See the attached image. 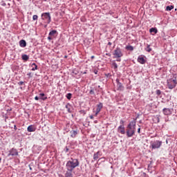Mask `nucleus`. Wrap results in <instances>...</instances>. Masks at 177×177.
<instances>
[{"instance_id": "f257e3e1", "label": "nucleus", "mask_w": 177, "mask_h": 177, "mask_svg": "<svg viewBox=\"0 0 177 177\" xmlns=\"http://www.w3.org/2000/svg\"><path fill=\"white\" fill-rule=\"evenodd\" d=\"M77 167H80V160L77 158H71L70 160L66 162V171L64 174V177H73V171H74Z\"/></svg>"}, {"instance_id": "f03ea898", "label": "nucleus", "mask_w": 177, "mask_h": 177, "mask_svg": "<svg viewBox=\"0 0 177 177\" xmlns=\"http://www.w3.org/2000/svg\"><path fill=\"white\" fill-rule=\"evenodd\" d=\"M174 78H170L167 80V85L169 89H174L177 84L176 74L174 75Z\"/></svg>"}, {"instance_id": "7ed1b4c3", "label": "nucleus", "mask_w": 177, "mask_h": 177, "mask_svg": "<svg viewBox=\"0 0 177 177\" xmlns=\"http://www.w3.org/2000/svg\"><path fill=\"white\" fill-rule=\"evenodd\" d=\"M161 146H162V141L156 140L150 142L149 147L151 150H156L157 149H160Z\"/></svg>"}, {"instance_id": "20e7f679", "label": "nucleus", "mask_w": 177, "mask_h": 177, "mask_svg": "<svg viewBox=\"0 0 177 177\" xmlns=\"http://www.w3.org/2000/svg\"><path fill=\"white\" fill-rule=\"evenodd\" d=\"M41 19L44 20L46 24H50L52 21V17L50 12H44L41 14Z\"/></svg>"}, {"instance_id": "39448f33", "label": "nucleus", "mask_w": 177, "mask_h": 177, "mask_svg": "<svg viewBox=\"0 0 177 177\" xmlns=\"http://www.w3.org/2000/svg\"><path fill=\"white\" fill-rule=\"evenodd\" d=\"M113 57H122L124 56V53H122V49L120 47H117L113 53Z\"/></svg>"}, {"instance_id": "423d86ee", "label": "nucleus", "mask_w": 177, "mask_h": 177, "mask_svg": "<svg viewBox=\"0 0 177 177\" xmlns=\"http://www.w3.org/2000/svg\"><path fill=\"white\" fill-rule=\"evenodd\" d=\"M136 128L134 127H127L126 130V135L127 138H132L135 135Z\"/></svg>"}, {"instance_id": "0eeeda50", "label": "nucleus", "mask_w": 177, "mask_h": 177, "mask_svg": "<svg viewBox=\"0 0 177 177\" xmlns=\"http://www.w3.org/2000/svg\"><path fill=\"white\" fill-rule=\"evenodd\" d=\"M10 156H12V157H16L17 156H19V151L17 149L15 148L10 149L8 151V157H10Z\"/></svg>"}, {"instance_id": "6e6552de", "label": "nucleus", "mask_w": 177, "mask_h": 177, "mask_svg": "<svg viewBox=\"0 0 177 177\" xmlns=\"http://www.w3.org/2000/svg\"><path fill=\"white\" fill-rule=\"evenodd\" d=\"M173 112H174V109L164 108L162 109V113L164 115H171Z\"/></svg>"}, {"instance_id": "1a4fd4ad", "label": "nucleus", "mask_w": 177, "mask_h": 177, "mask_svg": "<svg viewBox=\"0 0 177 177\" xmlns=\"http://www.w3.org/2000/svg\"><path fill=\"white\" fill-rule=\"evenodd\" d=\"M136 120H138V118H133V120L127 125V128H134L136 129Z\"/></svg>"}, {"instance_id": "9d476101", "label": "nucleus", "mask_w": 177, "mask_h": 177, "mask_svg": "<svg viewBox=\"0 0 177 177\" xmlns=\"http://www.w3.org/2000/svg\"><path fill=\"white\" fill-rule=\"evenodd\" d=\"M116 84H117V91H124V86L122 83L120 82V79H116Z\"/></svg>"}, {"instance_id": "9b49d317", "label": "nucleus", "mask_w": 177, "mask_h": 177, "mask_svg": "<svg viewBox=\"0 0 177 177\" xmlns=\"http://www.w3.org/2000/svg\"><path fill=\"white\" fill-rule=\"evenodd\" d=\"M102 156H103V153H102V151H98L97 153L93 154V160H95V161L99 160L100 157H102Z\"/></svg>"}, {"instance_id": "f8f14e48", "label": "nucleus", "mask_w": 177, "mask_h": 177, "mask_svg": "<svg viewBox=\"0 0 177 177\" xmlns=\"http://www.w3.org/2000/svg\"><path fill=\"white\" fill-rule=\"evenodd\" d=\"M118 132L122 135H125V127L120 125L118 127Z\"/></svg>"}, {"instance_id": "ddd939ff", "label": "nucleus", "mask_w": 177, "mask_h": 177, "mask_svg": "<svg viewBox=\"0 0 177 177\" xmlns=\"http://www.w3.org/2000/svg\"><path fill=\"white\" fill-rule=\"evenodd\" d=\"M137 61L140 64H146V59H145V57H143V55L138 56Z\"/></svg>"}, {"instance_id": "4468645a", "label": "nucleus", "mask_w": 177, "mask_h": 177, "mask_svg": "<svg viewBox=\"0 0 177 177\" xmlns=\"http://www.w3.org/2000/svg\"><path fill=\"white\" fill-rule=\"evenodd\" d=\"M71 133V138H73V139L75 138L77 135H78V130H72L70 131Z\"/></svg>"}, {"instance_id": "2eb2a0df", "label": "nucleus", "mask_w": 177, "mask_h": 177, "mask_svg": "<svg viewBox=\"0 0 177 177\" xmlns=\"http://www.w3.org/2000/svg\"><path fill=\"white\" fill-rule=\"evenodd\" d=\"M149 32L152 35H154L156 34H157L158 32V30L157 29V28H151L149 29Z\"/></svg>"}, {"instance_id": "dca6fc26", "label": "nucleus", "mask_w": 177, "mask_h": 177, "mask_svg": "<svg viewBox=\"0 0 177 177\" xmlns=\"http://www.w3.org/2000/svg\"><path fill=\"white\" fill-rule=\"evenodd\" d=\"M19 46H21V48H26V46H27V42L26 41V40L24 39L20 40Z\"/></svg>"}, {"instance_id": "f3484780", "label": "nucleus", "mask_w": 177, "mask_h": 177, "mask_svg": "<svg viewBox=\"0 0 177 177\" xmlns=\"http://www.w3.org/2000/svg\"><path fill=\"white\" fill-rule=\"evenodd\" d=\"M102 109H103V103L100 102L98 104H97L96 111L100 113Z\"/></svg>"}, {"instance_id": "a211bd4d", "label": "nucleus", "mask_w": 177, "mask_h": 177, "mask_svg": "<svg viewBox=\"0 0 177 177\" xmlns=\"http://www.w3.org/2000/svg\"><path fill=\"white\" fill-rule=\"evenodd\" d=\"M28 132H35L36 129L32 125H30L27 128Z\"/></svg>"}, {"instance_id": "6ab92c4d", "label": "nucleus", "mask_w": 177, "mask_h": 177, "mask_svg": "<svg viewBox=\"0 0 177 177\" xmlns=\"http://www.w3.org/2000/svg\"><path fill=\"white\" fill-rule=\"evenodd\" d=\"M65 107L67 109L68 113H72L71 109H73V106L70 103H67Z\"/></svg>"}, {"instance_id": "aec40b11", "label": "nucleus", "mask_w": 177, "mask_h": 177, "mask_svg": "<svg viewBox=\"0 0 177 177\" xmlns=\"http://www.w3.org/2000/svg\"><path fill=\"white\" fill-rule=\"evenodd\" d=\"M39 99H41V100H46V99H48V97H44L45 96V93H39Z\"/></svg>"}, {"instance_id": "412c9836", "label": "nucleus", "mask_w": 177, "mask_h": 177, "mask_svg": "<svg viewBox=\"0 0 177 177\" xmlns=\"http://www.w3.org/2000/svg\"><path fill=\"white\" fill-rule=\"evenodd\" d=\"M56 34H57V30H51V31L49 32L48 35H50V37H55V35H56Z\"/></svg>"}, {"instance_id": "4be33fe9", "label": "nucleus", "mask_w": 177, "mask_h": 177, "mask_svg": "<svg viewBox=\"0 0 177 177\" xmlns=\"http://www.w3.org/2000/svg\"><path fill=\"white\" fill-rule=\"evenodd\" d=\"M32 67V71H35V70H38V66L35 63H32L31 65Z\"/></svg>"}, {"instance_id": "5701e85b", "label": "nucleus", "mask_w": 177, "mask_h": 177, "mask_svg": "<svg viewBox=\"0 0 177 177\" xmlns=\"http://www.w3.org/2000/svg\"><path fill=\"white\" fill-rule=\"evenodd\" d=\"M21 58H22V60H25V62H27V60H28V59H30V57H28V55L24 54L22 55Z\"/></svg>"}, {"instance_id": "b1692460", "label": "nucleus", "mask_w": 177, "mask_h": 177, "mask_svg": "<svg viewBox=\"0 0 177 177\" xmlns=\"http://www.w3.org/2000/svg\"><path fill=\"white\" fill-rule=\"evenodd\" d=\"M174 6H167L166 7L165 10H167V12H169V11L172 10V9H174Z\"/></svg>"}, {"instance_id": "393cba45", "label": "nucleus", "mask_w": 177, "mask_h": 177, "mask_svg": "<svg viewBox=\"0 0 177 177\" xmlns=\"http://www.w3.org/2000/svg\"><path fill=\"white\" fill-rule=\"evenodd\" d=\"M95 91H96V88L91 87L89 95H95Z\"/></svg>"}, {"instance_id": "a878e982", "label": "nucleus", "mask_w": 177, "mask_h": 177, "mask_svg": "<svg viewBox=\"0 0 177 177\" xmlns=\"http://www.w3.org/2000/svg\"><path fill=\"white\" fill-rule=\"evenodd\" d=\"M125 49H127V50H131L132 52V50H133V46L129 45L125 47Z\"/></svg>"}, {"instance_id": "bb28decb", "label": "nucleus", "mask_w": 177, "mask_h": 177, "mask_svg": "<svg viewBox=\"0 0 177 177\" xmlns=\"http://www.w3.org/2000/svg\"><path fill=\"white\" fill-rule=\"evenodd\" d=\"M72 96H73V94H71V93H68L66 95V99H68V100H71Z\"/></svg>"}, {"instance_id": "cd10ccee", "label": "nucleus", "mask_w": 177, "mask_h": 177, "mask_svg": "<svg viewBox=\"0 0 177 177\" xmlns=\"http://www.w3.org/2000/svg\"><path fill=\"white\" fill-rule=\"evenodd\" d=\"M145 50L146 52H151L152 49L151 48H150V45L149 44H147V48H145Z\"/></svg>"}, {"instance_id": "c85d7f7f", "label": "nucleus", "mask_w": 177, "mask_h": 177, "mask_svg": "<svg viewBox=\"0 0 177 177\" xmlns=\"http://www.w3.org/2000/svg\"><path fill=\"white\" fill-rule=\"evenodd\" d=\"M154 120L156 121V123L158 124V122H160V115H156L154 117Z\"/></svg>"}, {"instance_id": "c756f323", "label": "nucleus", "mask_w": 177, "mask_h": 177, "mask_svg": "<svg viewBox=\"0 0 177 177\" xmlns=\"http://www.w3.org/2000/svg\"><path fill=\"white\" fill-rule=\"evenodd\" d=\"M112 66L115 70H117V68H118V65H117V63L115 62H113Z\"/></svg>"}, {"instance_id": "7c9ffc66", "label": "nucleus", "mask_w": 177, "mask_h": 177, "mask_svg": "<svg viewBox=\"0 0 177 177\" xmlns=\"http://www.w3.org/2000/svg\"><path fill=\"white\" fill-rule=\"evenodd\" d=\"M161 93L162 92L160 91V90L156 91V94L157 95V96H161Z\"/></svg>"}, {"instance_id": "2f4dec72", "label": "nucleus", "mask_w": 177, "mask_h": 177, "mask_svg": "<svg viewBox=\"0 0 177 177\" xmlns=\"http://www.w3.org/2000/svg\"><path fill=\"white\" fill-rule=\"evenodd\" d=\"M80 114H83V115H85V114H86V111H85V110H80Z\"/></svg>"}, {"instance_id": "473e14b6", "label": "nucleus", "mask_w": 177, "mask_h": 177, "mask_svg": "<svg viewBox=\"0 0 177 177\" xmlns=\"http://www.w3.org/2000/svg\"><path fill=\"white\" fill-rule=\"evenodd\" d=\"M32 20H34V21L38 20V15H33Z\"/></svg>"}, {"instance_id": "72a5a7b5", "label": "nucleus", "mask_w": 177, "mask_h": 177, "mask_svg": "<svg viewBox=\"0 0 177 177\" xmlns=\"http://www.w3.org/2000/svg\"><path fill=\"white\" fill-rule=\"evenodd\" d=\"M17 85H19V86H21L22 85H24V82H19Z\"/></svg>"}, {"instance_id": "f704fd0d", "label": "nucleus", "mask_w": 177, "mask_h": 177, "mask_svg": "<svg viewBox=\"0 0 177 177\" xmlns=\"http://www.w3.org/2000/svg\"><path fill=\"white\" fill-rule=\"evenodd\" d=\"M70 149H68V147H65L64 149V151H65V153H68Z\"/></svg>"}, {"instance_id": "c9c22d12", "label": "nucleus", "mask_w": 177, "mask_h": 177, "mask_svg": "<svg viewBox=\"0 0 177 177\" xmlns=\"http://www.w3.org/2000/svg\"><path fill=\"white\" fill-rule=\"evenodd\" d=\"M113 59H116V62H121V57H113Z\"/></svg>"}, {"instance_id": "e433bc0d", "label": "nucleus", "mask_w": 177, "mask_h": 177, "mask_svg": "<svg viewBox=\"0 0 177 177\" xmlns=\"http://www.w3.org/2000/svg\"><path fill=\"white\" fill-rule=\"evenodd\" d=\"M120 124L121 125H123V127H124V124H125V122H124L123 120H121L120 121Z\"/></svg>"}, {"instance_id": "4c0bfd02", "label": "nucleus", "mask_w": 177, "mask_h": 177, "mask_svg": "<svg viewBox=\"0 0 177 177\" xmlns=\"http://www.w3.org/2000/svg\"><path fill=\"white\" fill-rule=\"evenodd\" d=\"M48 39L49 41H52V39H53V38L52 36H50V35H48Z\"/></svg>"}, {"instance_id": "58836bf2", "label": "nucleus", "mask_w": 177, "mask_h": 177, "mask_svg": "<svg viewBox=\"0 0 177 177\" xmlns=\"http://www.w3.org/2000/svg\"><path fill=\"white\" fill-rule=\"evenodd\" d=\"M73 73L75 75H77V74H78V72L77 71H73Z\"/></svg>"}, {"instance_id": "ea45409f", "label": "nucleus", "mask_w": 177, "mask_h": 177, "mask_svg": "<svg viewBox=\"0 0 177 177\" xmlns=\"http://www.w3.org/2000/svg\"><path fill=\"white\" fill-rule=\"evenodd\" d=\"M28 77H29L30 78H31L32 77V75H31V73H27Z\"/></svg>"}, {"instance_id": "a19ab883", "label": "nucleus", "mask_w": 177, "mask_h": 177, "mask_svg": "<svg viewBox=\"0 0 177 177\" xmlns=\"http://www.w3.org/2000/svg\"><path fill=\"white\" fill-rule=\"evenodd\" d=\"M100 112H97V111H95V117H97V114H99Z\"/></svg>"}, {"instance_id": "79ce46f5", "label": "nucleus", "mask_w": 177, "mask_h": 177, "mask_svg": "<svg viewBox=\"0 0 177 177\" xmlns=\"http://www.w3.org/2000/svg\"><path fill=\"white\" fill-rule=\"evenodd\" d=\"M93 73H95V74H97L98 71L97 69H94L93 70Z\"/></svg>"}, {"instance_id": "37998d69", "label": "nucleus", "mask_w": 177, "mask_h": 177, "mask_svg": "<svg viewBox=\"0 0 177 177\" xmlns=\"http://www.w3.org/2000/svg\"><path fill=\"white\" fill-rule=\"evenodd\" d=\"M35 100H39V97L38 96L35 97Z\"/></svg>"}, {"instance_id": "c03bdc74", "label": "nucleus", "mask_w": 177, "mask_h": 177, "mask_svg": "<svg viewBox=\"0 0 177 177\" xmlns=\"http://www.w3.org/2000/svg\"><path fill=\"white\" fill-rule=\"evenodd\" d=\"M14 129L15 131H17V127H16V125H14Z\"/></svg>"}, {"instance_id": "a18cd8bd", "label": "nucleus", "mask_w": 177, "mask_h": 177, "mask_svg": "<svg viewBox=\"0 0 177 177\" xmlns=\"http://www.w3.org/2000/svg\"><path fill=\"white\" fill-rule=\"evenodd\" d=\"M138 133H140V127L138 129Z\"/></svg>"}, {"instance_id": "49530a36", "label": "nucleus", "mask_w": 177, "mask_h": 177, "mask_svg": "<svg viewBox=\"0 0 177 177\" xmlns=\"http://www.w3.org/2000/svg\"><path fill=\"white\" fill-rule=\"evenodd\" d=\"M29 169H30V171H32V167H31V165H29Z\"/></svg>"}, {"instance_id": "de8ad7c7", "label": "nucleus", "mask_w": 177, "mask_h": 177, "mask_svg": "<svg viewBox=\"0 0 177 177\" xmlns=\"http://www.w3.org/2000/svg\"><path fill=\"white\" fill-rule=\"evenodd\" d=\"M90 118H91V120H93V115H90Z\"/></svg>"}, {"instance_id": "09e8293b", "label": "nucleus", "mask_w": 177, "mask_h": 177, "mask_svg": "<svg viewBox=\"0 0 177 177\" xmlns=\"http://www.w3.org/2000/svg\"><path fill=\"white\" fill-rule=\"evenodd\" d=\"M108 45H109V46H111V45H112L111 42L109 41V42L108 43Z\"/></svg>"}, {"instance_id": "8fccbe9b", "label": "nucleus", "mask_w": 177, "mask_h": 177, "mask_svg": "<svg viewBox=\"0 0 177 177\" xmlns=\"http://www.w3.org/2000/svg\"><path fill=\"white\" fill-rule=\"evenodd\" d=\"M2 6H6V3H3L2 4Z\"/></svg>"}, {"instance_id": "3c124183", "label": "nucleus", "mask_w": 177, "mask_h": 177, "mask_svg": "<svg viewBox=\"0 0 177 177\" xmlns=\"http://www.w3.org/2000/svg\"><path fill=\"white\" fill-rule=\"evenodd\" d=\"M106 56H111V55H110V53H106Z\"/></svg>"}, {"instance_id": "603ef678", "label": "nucleus", "mask_w": 177, "mask_h": 177, "mask_svg": "<svg viewBox=\"0 0 177 177\" xmlns=\"http://www.w3.org/2000/svg\"><path fill=\"white\" fill-rule=\"evenodd\" d=\"M91 59H95V56H94V55H92V56H91Z\"/></svg>"}, {"instance_id": "864d4df0", "label": "nucleus", "mask_w": 177, "mask_h": 177, "mask_svg": "<svg viewBox=\"0 0 177 177\" xmlns=\"http://www.w3.org/2000/svg\"><path fill=\"white\" fill-rule=\"evenodd\" d=\"M139 124H142V120H140V121H139Z\"/></svg>"}, {"instance_id": "5fc2aeb1", "label": "nucleus", "mask_w": 177, "mask_h": 177, "mask_svg": "<svg viewBox=\"0 0 177 177\" xmlns=\"http://www.w3.org/2000/svg\"><path fill=\"white\" fill-rule=\"evenodd\" d=\"M64 58H65V59H67V55H65V56H64Z\"/></svg>"}, {"instance_id": "6e6d98bb", "label": "nucleus", "mask_w": 177, "mask_h": 177, "mask_svg": "<svg viewBox=\"0 0 177 177\" xmlns=\"http://www.w3.org/2000/svg\"><path fill=\"white\" fill-rule=\"evenodd\" d=\"M1 161H2V158H0V162H1Z\"/></svg>"}, {"instance_id": "4d7b16f0", "label": "nucleus", "mask_w": 177, "mask_h": 177, "mask_svg": "<svg viewBox=\"0 0 177 177\" xmlns=\"http://www.w3.org/2000/svg\"><path fill=\"white\" fill-rule=\"evenodd\" d=\"M61 177H64V176H63V175H61Z\"/></svg>"}, {"instance_id": "13d9d810", "label": "nucleus", "mask_w": 177, "mask_h": 177, "mask_svg": "<svg viewBox=\"0 0 177 177\" xmlns=\"http://www.w3.org/2000/svg\"><path fill=\"white\" fill-rule=\"evenodd\" d=\"M98 88H100V86H98Z\"/></svg>"}, {"instance_id": "bf43d9fd", "label": "nucleus", "mask_w": 177, "mask_h": 177, "mask_svg": "<svg viewBox=\"0 0 177 177\" xmlns=\"http://www.w3.org/2000/svg\"><path fill=\"white\" fill-rule=\"evenodd\" d=\"M175 10H177V9L176 8Z\"/></svg>"}]
</instances>
